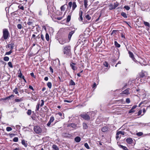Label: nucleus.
Segmentation results:
<instances>
[{
  "instance_id": "obj_50",
  "label": "nucleus",
  "mask_w": 150,
  "mask_h": 150,
  "mask_svg": "<svg viewBox=\"0 0 150 150\" xmlns=\"http://www.w3.org/2000/svg\"><path fill=\"white\" fill-rule=\"evenodd\" d=\"M65 5V4L62 6L61 7L60 9L62 11H64L65 9V8H64V6Z\"/></svg>"
},
{
  "instance_id": "obj_60",
  "label": "nucleus",
  "mask_w": 150,
  "mask_h": 150,
  "mask_svg": "<svg viewBox=\"0 0 150 150\" xmlns=\"http://www.w3.org/2000/svg\"><path fill=\"white\" fill-rule=\"evenodd\" d=\"M50 71L52 73H53V69L52 68V67H50Z\"/></svg>"
},
{
  "instance_id": "obj_39",
  "label": "nucleus",
  "mask_w": 150,
  "mask_h": 150,
  "mask_svg": "<svg viewBox=\"0 0 150 150\" xmlns=\"http://www.w3.org/2000/svg\"><path fill=\"white\" fill-rule=\"evenodd\" d=\"M8 66L11 68H12L13 67V66L11 62H9L8 63Z\"/></svg>"
},
{
  "instance_id": "obj_55",
  "label": "nucleus",
  "mask_w": 150,
  "mask_h": 150,
  "mask_svg": "<svg viewBox=\"0 0 150 150\" xmlns=\"http://www.w3.org/2000/svg\"><path fill=\"white\" fill-rule=\"evenodd\" d=\"M135 111L133 109H132V108L129 111V113H133Z\"/></svg>"
},
{
  "instance_id": "obj_48",
  "label": "nucleus",
  "mask_w": 150,
  "mask_h": 150,
  "mask_svg": "<svg viewBox=\"0 0 150 150\" xmlns=\"http://www.w3.org/2000/svg\"><path fill=\"white\" fill-rule=\"evenodd\" d=\"M18 8L19 9L22 10H23L24 9V7L23 6H22L21 5H19L18 6Z\"/></svg>"
},
{
  "instance_id": "obj_5",
  "label": "nucleus",
  "mask_w": 150,
  "mask_h": 150,
  "mask_svg": "<svg viewBox=\"0 0 150 150\" xmlns=\"http://www.w3.org/2000/svg\"><path fill=\"white\" fill-rule=\"evenodd\" d=\"M54 118L53 116H52L50 117L49 121L47 124V126L50 127L51 123L54 120Z\"/></svg>"
},
{
  "instance_id": "obj_22",
  "label": "nucleus",
  "mask_w": 150,
  "mask_h": 150,
  "mask_svg": "<svg viewBox=\"0 0 150 150\" xmlns=\"http://www.w3.org/2000/svg\"><path fill=\"white\" fill-rule=\"evenodd\" d=\"M83 128L84 129H87L88 128V126L86 123H83Z\"/></svg>"
},
{
  "instance_id": "obj_12",
  "label": "nucleus",
  "mask_w": 150,
  "mask_h": 150,
  "mask_svg": "<svg viewBox=\"0 0 150 150\" xmlns=\"http://www.w3.org/2000/svg\"><path fill=\"white\" fill-rule=\"evenodd\" d=\"M59 42L60 44L63 45L66 43V41L64 39H61L59 40Z\"/></svg>"
},
{
  "instance_id": "obj_43",
  "label": "nucleus",
  "mask_w": 150,
  "mask_h": 150,
  "mask_svg": "<svg viewBox=\"0 0 150 150\" xmlns=\"http://www.w3.org/2000/svg\"><path fill=\"white\" fill-rule=\"evenodd\" d=\"M18 138L17 137H15L13 139V141L15 142H18Z\"/></svg>"
},
{
  "instance_id": "obj_21",
  "label": "nucleus",
  "mask_w": 150,
  "mask_h": 150,
  "mask_svg": "<svg viewBox=\"0 0 150 150\" xmlns=\"http://www.w3.org/2000/svg\"><path fill=\"white\" fill-rule=\"evenodd\" d=\"M114 43L116 47L119 48L120 47V45L118 44L117 41H115L114 42Z\"/></svg>"
},
{
  "instance_id": "obj_45",
  "label": "nucleus",
  "mask_w": 150,
  "mask_h": 150,
  "mask_svg": "<svg viewBox=\"0 0 150 150\" xmlns=\"http://www.w3.org/2000/svg\"><path fill=\"white\" fill-rule=\"evenodd\" d=\"M12 130V129L10 127H7L6 128V130L8 132Z\"/></svg>"
},
{
  "instance_id": "obj_47",
  "label": "nucleus",
  "mask_w": 150,
  "mask_h": 150,
  "mask_svg": "<svg viewBox=\"0 0 150 150\" xmlns=\"http://www.w3.org/2000/svg\"><path fill=\"white\" fill-rule=\"evenodd\" d=\"M27 114L29 115H30L31 114V110H28L27 112Z\"/></svg>"
},
{
  "instance_id": "obj_10",
  "label": "nucleus",
  "mask_w": 150,
  "mask_h": 150,
  "mask_svg": "<svg viewBox=\"0 0 150 150\" xmlns=\"http://www.w3.org/2000/svg\"><path fill=\"white\" fill-rule=\"evenodd\" d=\"M129 57L131 58H132V59L134 61H135V58H134V55L133 54V53L131 52L130 51H129Z\"/></svg>"
},
{
  "instance_id": "obj_27",
  "label": "nucleus",
  "mask_w": 150,
  "mask_h": 150,
  "mask_svg": "<svg viewBox=\"0 0 150 150\" xmlns=\"http://www.w3.org/2000/svg\"><path fill=\"white\" fill-rule=\"evenodd\" d=\"M47 86L49 88H51L52 86V83H51V82H48L47 83Z\"/></svg>"
},
{
  "instance_id": "obj_17",
  "label": "nucleus",
  "mask_w": 150,
  "mask_h": 150,
  "mask_svg": "<svg viewBox=\"0 0 150 150\" xmlns=\"http://www.w3.org/2000/svg\"><path fill=\"white\" fill-rule=\"evenodd\" d=\"M108 130V127L106 126L103 127L101 129L102 131L103 132H105L107 131Z\"/></svg>"
},
{
  "instance_id": "obj_19",
  "label": "nucleus",
  "mask_w": 150,
  "mask_h": 150,
  "mask_svg": "<svg viewBox=\"0 0 150 150\" xmlns=\"http://www.w3.org/2000/svg\"><path fill=\"white\" fill-rule=\"evenodd\" d=\"M77 6L75 2H73L72 4V9L74 10L76 8V7Z\"/></svg>"
},
{
  "instance_id": "obj_38",
  "label": "nucleus",
  "mask_w": 150,
  "mask_h": 150,
  "mask_svg": "<svg viewBox=\"0 0 150 150\" xmlns=\"http://www.w3.org/2000/svg\"><path fill=\"white\" fill-rule=\"evenodd\" d=\"M17 27L18 29H21L22 28V26L21 24H18L17 25Z\"/></svg>"
},
{
  "instance_id": "obj_23",
  "label": "nucleus",
  "mask_w": 150,
  "mask_h": 150,
  "mask_svg": "<svg viewBox=\"0 0 150 150\" xmlns=\"http://www.w3.org/2000/svg\"><path fill=\"white\" fill-rule=\"evenodd\" d=\"M82 13H83V12L82 11H81V12H80V13L79 14L80 18H79V19L81 21L83 20V17L82 16Z\"/></svg>"
},
{
  "instance_id": "obj_1",
  "label": "nucleus",
  "mask_w": 150,
  "mask_h": 150,
  "mask_svg": "<svg viewBox=\"0 0 150 150\" xmlns=\"http://www.w3.org/2000/svg\"><path fill=\"white\" fill-rule=\"evenodd\" d=\"M3 36L2 38H3L4 40H6L8 39L10 37V33L8 30L6 28H4L3 30Z\"/></svg>"
},
{
  "instance_id": "obj_14",
  "label": "nucleus",
  "mask_w": 150,
  "mask_h": 150,
  "mask_svg": "<svg viewBox=\"0 0 150 150\" xmlns=\"http://www.w3.org/2000/svg\"><path fill=\"white\" fill-rule=\"evenodd\" d=\"M126 142L129 144H131L132 142V139L130 138H127L126 139Z\"/></svg>"
},
{
  "instance_id": "obj_30",
  "label": "nucleus",
  "mask_w": 150,
  "mask_h": 150,
  "mask_svg": "<svg viewBox=\"0 0 150 150\" xmlns=\"http://www.w3.org/2000/svg\"><path fill=\"white\" fill-rule=\"evenodd\" d=\"M121 15L125 18L127 17L126 13L124 12H122L121 13Z\"/></svg>"
},
{
  "instance_id": "obj_42",
  "label": "nucleus",
  "mask_w": 150,
  "mask_h": 150,
  "mask_svg": "<svg viewBox=\"0 0 150 150\" xmlns=\"http://www.w3.org/2000/svg\"><path fill=\"white\" fill-rule=\"evenodd\" d=\"M12 50H10V51L8 52H7L6 53L5 55H8L10 54L12 52Z\"/></svg>"
},
{
  "instance_id": "obj_52",
  "label": "nucleus",
  "mask_w": 150,
  "mask_h": 150,
  "mask_svg": "<svg viewBox=\"0 0 150 150\" xmlns=\"http://www.w3.org/2000/svg\"><path fill=\"white\" fill-rule=\"evenodd\" d=\"M124 8L127 10H129L130 8L128 6H125L124 7Z\"/></svg>"
},
{
  "instance_id": "obj_59",
  "label": "nucleus",
  "mask_w": 150,
  "mask_h": 150,
  "mask_svg": "<svg viewBox=\"0 0 150 150\" xmlns=\"http://www.w3.org/2000/svg\"><path fill=\"white\" fill-rule=\"evenodd\" d=\"M41 39L42 40L44 41V35L42 34H41Z\"/></svg>"
},
{
  "instance_id": "obj_56",
  "label": "nucleus",
  "mask_w": 150,
  "mask_h": 150,
  "mask_svg": "<svg viewBox=\"0 0 150 150\" xmlns=\"http://www.w3.org/2000/svg\"><path fill=\"white\" fill-rule=\"evenodd\" d=\"M41 101L42 102V103H41L40 106L41 107H42V106H43L44 104V101L43 100H41Z\"/></svg>"
},
{
  "instance_id": "obj_26",
  "label": "nucleus",
  "mask_w": 150,
  "mask_h": 150,
  "mask_svg": "<svg viewBox=\"0 0 150 150\" xmlns=\"http://www.w3.org/2000/svg\"><path fill=\"white\" fill-rule=\"evenodd\" d=\"M120 148H122L124 150H128L126 146L122 145H120Z\"/></svg>"
},
{
  "instance_id": "obj_58",
  "label": "nucleus",
  "mask_w": 150,
  "mask_h": 150,
  "mask_svg": "<svg viewBox=\"0 0 150 150\" xmlns=\"http://www.w3.org/2000/svg\"><path fill=\"white\" fill-rule=\"evenodd\" d=\"M142 110H139V111H138V115H140L142 113Z\"/></svg>"
},
{
  "instance_id": "obj_16",
  "label": "nucleus",
  "mask_w": 150,
  "mask_h": 150,
  "mask_svg": "<svg viewBox=\"0 0 150 150\" xmlns=\"http://www.w3.org/2000/svg\"><path fill=\"white\" fill-rule=\"evenodd\" d=\"M119 4V3L117 2H116L115 3H114V6H112V9H115L118 6Z\"/></svg>"
},
{
  "instance_id": "obj_54",
  "label": "nucleus",
  "mask_w": 150,
  "mask_h": 150,
  "mask_svg": "<svg viewBox=\"0 0 150 150\" xmlns=\"http://www.w3.org/2000/svg\"><path fill=\"white\" fill-rule=\"evenodd\" d=\"M126 102L127 103H129L130 102V99L129 98H127L126 100Z\"/></svg>"
},
{
  "instance_id": "obj_51",
  "label": "nucleus",
  "mask_w": 150,
  "mask_h": 150,
  "mask_svg": "<svg viewBox=\"0 0 150 150\" xmlns=\"http://www.w3.org/2000/svg\"><path fill=\"white\" fill-rule=\"evenodd\" d=\"M20 72L19 73V74L18 75V76L19 78H21L22 76H23L20 70Z\"/></svg>"
},
{
  "instance_id": "obj_64",
  "label": "nucleus",
  "mask_w": 150,
  "mask_h": 150,
  "mask_svg": "<svg viewBox=\"0 0 150 150\" xmlns=\"http://www.w3.org/2000/svg\"><path fill=\"white\" fill-rule=\"evenodd\" d=\"M16 128L17 129H20L21 128L20 126L19 125H16Z\"/></svg>"
},
{
  "instance_id": "obj_41",
  "label": "nucleus",
  "mask_w": 150,
  "mask_h": 150,
  "mask_svg": "<svg viewBox=\"0 0 150 150\" xmlns=\"http://www.w3.org/2000/svg\"><path fill=\"white\" fill-rule=\"evenodd\" d=\"M4 60L6 61H8L9 60V58L8 57H5L4 58Z\"/></svg>"
},
{
  "instance_id": "obj_3",
  "label": "nucleus",
  "mask_w": 150,
  "mask_h": 150,
  "mask_svg": "<svg viewBox=\"0 0 150 150\" xmlns=\"http://www.w3.org/2000/svg\"><path fill=\"white\" fill-rule=\"evenodd\" d=\"M91 112H87V113H83L80 115V116L83 118V119L86 120H89L90 119Z\"/></svg>"
},
{
  "instance_id": "obj_18",
  "label": "nucleus",
  "mask_w": 150,
  "mask_h": 150,
  "mask_svg": "<svg viewBox=\"0 0 150 150\" xmlns=\"http://www.w3.org/2000/svg\"><path fill=\"white\" fill-rule=\"evenodd\" d=\"M119 133H118V132L116 133V138L117 140H119L120 137V136H119Z\"/></svg>"
},
{
  "instance_id": "obj_25",
  "label": "nucleus",
  "mask_w": 150,
  "mask_h": 150,
  "mask_svg": "<svg viewBox=\"0 0 150 150\" xmlns=\"http://www.w3.org/2000/svg\"><path fill=\"white\" fill-rule=\"evenodd\" d=\"M45 38L47 41H49L50 39L49 36L48 34L46 33L45 35Z\"/></svg>"
},
{
  "instance_id": "obj_46",
  "label": "nucleus",
  "mask_w": 150,
  "mask_h": 150,
  "mask_svg": "<svg viewBox=\"0 0 150 150\" xmlns=\"http://www.w3.org/2000/svg\"><path fill=\"white\" fill-rule=\"evenodd\" d=\"M84 146L88 149H90V147L89 146L88 144L87 143H85L84 144Z\"/></svg>"
},
{
  "instance_id": "obj_34",
  "label": "nucleus",
  "mask_w": 150,
  "mask_h": 150,
  "mask_svg": "<svg viewBox=\"0 0 150 150\" xmlns=\"http://www.w3.org/2000/svg\"><path fill=\"white\" fill-rule=\"evenodd\" d=\"M33 21H29L27 23V24L29 25H33Z\"/></svg>"
},
{
  "instance_id": "obj_11",
  "label": "nucleus",
  "mask_w": 150,
  "mask_h": 150,
  "mask_svg": "<svg viewBox=\"0 0 150 150\" xmlns=\"http://www.w3.org/2000/svg\"><path fill=\"white\" fill-rule=\"evenodd\" d=\"M74 31H71L70 32L68 35V39L70 40L71 38L72 35L74 33Z\"/></svg>"
},
{
  "instance_id": "obj_31",
  "label": "nucleus",
  "mask_w": 150,
  "mask_h": 150,
  "mask_svg": "<svg viewBox=\"0 0 150 150\" xmlns=\"http://www.w3.org/2000/svg\"><path fill=\"white\" fill-rule=\"evenodd\" d=\"M86 18L88 20H90L91 19V17L88 14L86 16Z\"/></svg>"
},
{
  "instance_id": "obj_9",
  "label": "nucleus",
  "mask_w": 150,
  "mask_h": 150,
  "mask_svg": "<svg viewBox=\"0 0 150 150\" xmlns=\"http://www.w3.org/2000/svg\"><path fill=\"white\" fill-rule=\"evenodd\" d=\"M14 46V44L12 43L9 44L8 45V47L10 49V50H12L13 49Z\"/></svg>"
},
{
  "instance_id": "obj_13",
  "label": "nucleus",
  "mask_w": 150,
  "mask_h": 150,
  "mask_svg": "<svg viewBox=\"0 0 150 150\" xmlns=\"http://www.w3.org/2000/svg\"><path fill=\"white\" fill-rule=\"evenodd\" d=\"M81 140V139L79 137L77 136L74 138V141L76 142H79Z\"/></svg>"
},
{
  "instance_id": "obj_40",
  "label": "nucleus",
  "mask_w": 150,
  "mask_h": 150,
  "mask_svg": "<svg viewBox=\"0 0 150 150\" xmlns=\"http://www.w3.org/2000/svg\"><path fill=\"white\" fill-rule=\"evenodd\" d=\"M71 19V15H69L67 18V22H69Z\"/></svg>"
},
{
  "instance_id": "obj_7",
  "label": "nucleus",
  "mask_w": 150,
  "mask_h": 150,
  "mask_svg": "<svg viewBox=\"0 0 150 150\" xmlns=\"http://www.w3.org/2000/svg\"><path fill=\"white\" fill-rule=\"evenodd\" d=\"M76 65V63L73 62H71L70 64V66L71 67V69L74 70H76L77 69V67L75 65Z\"/></svg>"
},
{
  "instance_id": "obj_8",
  "label": "nucleus",
  "mask_w": 150,
  "mask_h": 150,
  "mask_svg": "<svg viewBox=\"0 0 150 150\" xmlns=\"http://www.w3.org/2000/svg\"><path fill=\"white\" fill-rule=\"evenodd\" d=\"M63 136L65 137L69 138H70L72 137V135L71 134L67 133L63 134Z\"/></svg>"
},
{
  "instance_id": "obj_15",
  "label": "nucleus",
  "mask_w": 150,
  "mask_h": 150,
  "mask_svg": "<svg viewBox=\"0 0 150 150\" xmlns=\"http://www.w3.org/2000/svg\"><path fill=\"white\" fill-rule=\"evenodd\" d=\"M88 0H84V5L85 8L86 9L88 8Z\"/></svg>"
},
{
  "instance_id": "obj_20",
  "label": "nucleus",
  "mask_w": 150,
  "mask_h": 150,
  "mask_svg": "<svg viewBox=\"0 0 150 150\" xmlns=\"http://www.w3.org/2000/svg\"><path fill=\"white\" fill-rule=\"evenodd\" d=\"M21 143L22 144L24 145L25 147L27 146V144L25 143V141L24 140H22Z\"/></svg>"
},
{
  "instance_id": "obj_62",
  "label": "nucleus",
  "mask_w": 150,
  "mask_h": 150,
  "mask_svg": "<svg viewBox=\"0 0 150 150\" xmlns=\"http://www.w3.org/2000/svg\"><path fill=\"white\" fill-rule=\"evenodd\" d=\"M9 135L11 137H13L15 135V134H9Z\"/></svg>"
},
{
  "instance_id": "obj_61",
  "label": "nucleus",
  "mask_w": 150,
  "mask_h": 150,
  "mask_svg": "<svg viewBox=\"0 0 150 150\" xmlns=\"http://www.w3.org/2000/svg\"><path fill=\"white\" fill-rule=\"evenodd\" d=\"M96 83H94L93 85L92 88H96Z\"/></svg>"
},
{
  "instance_id": "obj_6",
  "label": "nucleus",
  "mask_w": 150,
  "mask_h": 150,
  "mask_svg": "<svg viewBox=\"0 0 150 150\" xmlns=\"http://www.w3.org/2000/svg\"><path fill=\"white\" fill-rule=\"evenodd\" d=\"M129 88H127L125 91H123L120 94L122 95H127L128 94H129L130 92H129Z\"/></svg>"
},
{
  "instance_id": "obj_32",
  "label": "nucleus",
  "mask_w": 150,
  "mask_h": 150,
  "mask_svg": "<svg viewBox=\"0 0 150 150\" xmlns=\"http://www.w3.org/2000/svg\"><path fill=\"white\" fill-rule=\"evenodd\" d=\"M144 23L145 26L150 27V24L148 22L145 21L144 22Z\"/></svg>"
},
{
  "instance_id": "obj_57",
  "label": "nucleus",
  "mask_w": 150,
  "mask_h": 150,
  "mask_svg": "<svg viewBox=\"0 0 150 150\" xmlns=\"http://www.w3.org/2000/svg\"><path fill=\"white\" fill-rule=\"evenodd\" d=\"M72 4L71 2H70L68 4V5L69 6V7L71 8L72 6Z\"/></svg>"
},
{
  "instance_id": "obj_4",
  "label": "nucleus",
  "mask_w": 150,
  "mask_h": 150,
  "mask_svg": "<svg viewBox=\"0 0 150 150\" xmlns=\"http://www.w3.org/2000/svg\"><path fill=\"white\" fill-rule=\"evenodd\" d=\"M34 132L37 134H40L42 132V129L39 126H35L33 129Z\"/></svg>"
},
{
  "instance_id": "obj_53",
  "label": "nucleus",
  "mask_w": 150,
  "mask_h": 150,
  "mask_svg": "<svg viewBox=\"0 0 150 150\" xmlns=\"http://www.w3.org/2000/svg\"><path fill=\"white\" fill-rule=\"evenodd\" d=\"M118 133H119V134H121L122 135H124L125 134V133L124 132L121 131H119L118 132Z\"/></svg>"
},
{
  "instance_id": "obj_29",
  "label": "nucleus",
  "mask_w": 150,
  "mask_h": 150,
  "mask_svg": "<svg viewBox=\"0 0 150 150\" xmlns=\"http://www.w3.org/2000/svg\"><path fill=\"white\" fill-rule=\"evenodd\" d=\"M14 97V95H12L6 97V98H5L4 99L5 100L8 99H10L11 98H13Z\"/></svg>"
},
{
  "instance_id": "obj_44",
  "label": "nucleus",
  "mask_w": 150,
  "mask_h": 150,
  "mask_svg": "<svg viewBox=\"0 0 150 150\" xmlns=\"http://www.w3.org/2000/svg\"><path fill=\"white\" fill-rule=\"evenodd\" d=\"M22 100L21 99V98L20 99H15V101L16 102H20L22 101Z\"/></svg>"
},
{
  "instance_id": "obj_37",
  "label": "nucleus",
  "mask_w": 150,
  "mask_h": 150,
  "mask_svg": "<svg viewBox=\"0 0 150 150\" xmlns=\"http://www.w3.org/2000/svg\"><path fill=\"white\" fill-rule=\"evenodd\" d=\"M103 65L105 67H108V66H109L108 64L106 62H105L103 63Z\"/></svg>"
},
{
  "instance_id": "obj_49",
  "label": "nucleus",
  "mask_w": 150,
  "mask_h": 150,
  "mask_svg": "<svg viewBox=\"0 0 150 150\" xmlns=\"http://www.w3.org/2000/svg\"><path fill=\"white\" fill-rule=\"evenodd\" d=\"M36 30H37V32H34V34H37V33H38V32H39V28H38V27H36Z\"/></svg>"
},
{
  "instance_id": "obj_24",
  "label": "nucleus",
  "mask_w": 150,
  "mask_h": 150,
  "mask_svg": "<svg viewBox=\"0 0 150 150\" xmlns=\"http://www.w3.org/2000/svg\"><path fill=\"white\" fill-rule=\"evenodd\" d=\"M52 148L55 150H59V149L57 146L56 145H53L52 146Z\"/></svg>"
},
{
  "instance_id": "obj_35",
  "label": "nucleus",
  "mask_w": 150,
  "mask_h": 150,
  "mask_svg": "<svg viewBox=\"0 0 150 150\" xmlns=\"http://www.w3.org/2000/svg\"><path fill=\"white\" fill-rule=\"evenodd\" d=\"M143 134V133L142 132H140L136 133L137 135L140 136H142Z\"/></svg>"
},
{
  "instance_id": "obj_63",
  "label": "nucleus",
  "mask_w": 150,
  "mask_h": 150,
  "mask_svg": "<svg viewBox=\"0 0 150 150\" xmlns=\"http://www.w3.org/2000/svg\"><path fill=\"white\" fill-rule=\"evenodd\" d=\"M62 18H63V17H57V18L58 20H61L62 19Z\"/></svg>"
},
{
  "instance_id": "obj_36",
  "label": "nucleus",
  "mask_w": 150,
  "mask_h": 150,
  "mask_svg": "<svg viewBox=\"0 0 150 150\" xmlns=\"http://www.w3.org/2000/svg\"><path fill=\"white\" fill-rule=\"evenodd\" d=\"M39 106H40V104L39 103H38L37 104V105L36 106V109L35 110L36 111H38L39 109Z\"/></svg>"
},
{
  "instance_id": "obj_2",
  "label": "nucleus",
  "mask_w": 150,
  "mask_h": 150,
  "mask_svg": "<svg viewBox=\"0 0 150 150\" xmlns=\"http://www.w3.org/2000/svg\"><path fill=\"white\" fill-rule=\"evenodd\" d=\"M64 54L67 56H70L71 55V47L67 46L64 47L63 50Z\"/></svg>"
},
{
  "instance_id": "obj_28",
  "label": "nucleus",
  "mask_w": 150,
  "mask_h": 150,
  "mask_svg": "<svg viewBox=\"0 0 150 150\" xmlns=\"http://www.w3.org/2000/svg\"><path fill=\"white\" fill-rule=\"evenodd\" d=\"M69 83L71 85L74 86L75 85V82L72 80H70Z\"/></svg>"
},
{
  "instance_id": "obj_33",
  "label": "nucleus",
  "mask_w": 150,
  "mask_h": 150,
  "mask_svg": "<svg viewBox=\"0 0 150 150\" xmlns=\"http://www.w3.org/2000/svg\"><path fill=\"white\" fill-rule=\"evenodd\" d=\"M13 92L16 94H18V89L17 88H15L13 90Z\"/></svg>"
}]
</instances>
